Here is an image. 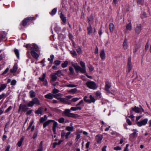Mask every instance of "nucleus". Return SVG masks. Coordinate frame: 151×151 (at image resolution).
Listing matches in <instances>:
<instances>
[{
  "label": "nucleus",
  "instance_id": "f03ea898",
  "mask_svg": "<svg viewBox=\"0 0 151 151\" xmlns=\"http://www.w3.org/2000/svg\"><path fill=\"white\" fill-rule=\"evenodd\" d=\"M35 104L39 105L40 104V102L38 99L35 98L32 99L31 101H29L27 106L29 107H32Z\"/></svg>",
  "mask_w": 151,
  "mask_h": 151
},
{
  "label": "nucleus",
  "instance_id": "774afa93",
  "mask_svg": "<svg viewBox=\"0 0 151 151\" xmlns=\"http://www.w3.org/2000/svg\"><path fill=\"white\" fill-rule=\"evenodd\" d=\"M93 18L92 17H91L90 18L88 19V21L89 24V25L91 24H90L91 22V21H93Z\"/></svg>",
  "mask_w": 151,
  "mask_h": 151
},
{
  "label": "nucleus",
  "instance_id": "6e6552de",
  "mask_svg": "<svg viewBox=\"0 0 151 151\" xmlns=\"http://www.w3.org/2000/svg\"><path fill=\"white\" fill-rule=\"evenodd\" d=\"M27 105L20 104L19 106V111H27L28 109Z\"/></svg>",
  "mask_w": 151,
  "mask_h": 151
},
{
  "label": "nucleus",
  "instance_id": "473e14b6",
  "mask_svg": "<svg viewBox=\"0 0 151 151\" xmlns=\"http://www.w3.org/2000/svg\"><path fill=\"white\" fill-rule=\"evenodd\" d=\"M24 138L22 137L21 138L20 140L17 143V145L19 147L21 146L23 141Z\"/></svg>",
  "mask_w": 151,
  "mask_h": 151
},
{
  "label": "nucleus",
  "instance_id": "c03bdc74",
  "mask_svg": "<svg viewBox=\"0 0 151 151\" xmlns=\"http://www.w3.org/2000/svg\"><path fill=\"white\" fill-rule=\"evenodd\" d=\"M61 63V61L59 60H56L54 62V64L56 65H59Z\"/></svg>",
  "mask_w": 151,
  "mask_h": 151
},
{
  "label": "nucleus",
  "instance_id": "79ce46f5",
  "mask_svg": "<svg viewBox=\"0 0 151 151\" xmlns=\"http://www.w3.org/2000/svg\"><path fill=\"white\" fill-rule=\"evenodd\" d=\"M65 121L64 119L62 117L60 119H59L58 120V122L60 123H63Z\"/></svg>",
  "mask_w": 151,
  "mask_h": 151
},
{
  "label": "nucleus",
  "instance_id": "9b49d317",
  "mask_svg": "<svg viewBox=\"0 0 151 151\" xmlns=\"http://www.w3.org/2000/svg\"><path fill=\"white\" fill-rule=\"evenodd\" d=\"M132 111H134L136 113H141V110H142V112L144 111V109L141 107V109L135 106L134 108H132Z\"/></svg>",
  "mask_w": 151,
  "mask_h": 151
},
{
  "label": "nucleus",
  "instance_id": "a18cd8bd",
  "mask_svg": "<svg viewBox=\"0 0 151 151\" xmlns=\"http://www.w3.org/2000/svg\"><path fill=\"white\" fill-rule=\"evenodd\" d=\"M34 121L33 120L30 122V125L29 127H28V128L27 129V130L28 131L31 128V127H32V124L34 123Z\"/></svg>",
  "mask_w": 151,
  "mask_h": 151
},
{
  "label": "nucleus",
  "instance_id": "4be33fe9",
  "mask_svg": "<svg viewBox=\"0 0 151 151\" xmlns=\"http://www.w3.org/2000/svg\"><path fill=\"white\" fill-rule=\"evenodd\" d=\"M43 109L42 107H40L37 110L35 111V113L37 114H43Z\"/></svg>",
  "mask_w": 151,
  "mask_h": 151
},
{
  "label": "nucleus",
  "instance_id": "423d86ee",
  "mask_svg": "<svg viewBox=\"0 0 151 151\" xmlns=\"http://www.w3.org/2000/svg\"><path fill=\"white\" fill-rule=\"evenodd\" d=\"M34 19L33 17H29L26 18L22 21V25L24 26H25L27 23L29 22L30 21L33 20Z\"/></svg>",
  "mask_w": 151,
  "mask_h": 151
},
{
  "label": "nucleus",
  "instance_id": "393cba45",
  "mask_svg": "<svg viewBox=\"0 0 151 151\" xmlns=\"http://www.w3.org/2000/svg\"><path fill=\"white\" fill-rule=\"evenodd\" d=\"M31 51L33 50L35 52H37L38 51V47L36 45H34L31 47Z\"/></svg>",
  "mask_w": 151,
  "mask_h": 151
},
{
  "label": "nucleus",
  "instance_id": "6ab92c4d",
  "mask_svg": "<svg viewBox=\"0 0 151 151\" xmlns=\"http://www.w3.org/2000/svg\"><path fill=\"white\" fill-rule=\"evenodd\" d=\"M122 45L123 49L124 50H126L128 48V45L127 41L126 39H125L124 41L123 44Z\"/></svg>",
  "mask_w": 151,
  "mask_h": 151
},
{
  "label": "nucleus",
  "instance_id": "f704fd0d",
  "mask_svg": "<svg viewBox=\"0 0 151 151\" xmlns=\"http://www.w3.org/2000/svg\"><path fill=\"white\" fill-rule=\"evenodd\" d=\"M68 64V62L67 61H65L61 65L62 67L63 68H65L67 66Z\"/></svg>",
  "mask_w": 151,
  "mask_h": 151
},
{
  "label": "nucleus",
  "instance_id": "cd10ccee",
  "mask_svg": "<svg viewBox=\"0 0 151 151\" xmlns=\"http://www.w3.org/2000/svg\"><path fill=\"white\" fill-rule=\"evenodd\" d=\"M81 108L80 106H77L76 107H71L70 108V110L73 111H76L77 110H81Z\"/></svg>",
  "mask_w": 151,
  "mask_h": 151
},
{
  "label": "nucleus",
  "instance_id": "f257e3e1",
  "mask_svg": "<svg viewBox=\"0 0 151 151\" xmlns=\"http://www.w3.org/2000/svg\"><path fill=\"white\" fill-rule=\"evenodd\" d=\"M80 64L81 68L78 65L77 63H73L72 65L74 68L76 72L78 73L80 71L82 73H86V67L85 63L81 61Z\"/></svg>",
  "mask_w": 151,
  "mask_h": 151
},
{
  "label": "nucleus",
  "instance_id": "7ed1b4c3",
  "mask_svg": "<svg viewBox=\"0 0 151 151\" xmlns=\"http://www.w3.org/2000/svg\"><path fill=\"white\" fill-rule=\"evenodd\" d=\"M87 86L89 88L95 89L97 88L96 83L93 81H88L86 83Z\"/></svg>",
  "mask_w": 151,
  "mask_h": 151
},
{
  "label": "nucleus",
  "instance_id": "c756f323",
  "mask_svg": "<svg viewBox=\"0 0 151 151\" xmlns=\"http://www.w3.org/2000/svg\"><path fill=\"white\" fill-rule=\"evenodd\" d=\"M30 97L31 98L35 97L36 96L35 92L33 90L30 91L29 92Z\"/></svg>",
  "mask_w": 151,
  "mask_h": 151
},
{
  "label": "nucleus",
  "instance_id": "4c0bfd02",
  "mask_svg": "<svg viewBox=\"0 0 151 151\" xmlns=\"http://www.w3.org/2000/svg\"><path fill=\"white\" fill-rule=\"evenodd\" d=\"M57 12V9L55 8L50 13V14L52 15H55Z\"/></svg>",
  "mask_w": 151,
  "mask_h": 151
},
{
  "label": "nucleus",
  "instance_id": "20e7f679",
  "mask_svg": "<svg viewBox=\"0 0 151 151\" xmlns=\"http://www.w3.org/2000/svg\"><path fill=\"white\" fill-rule=\"evenodd\" d=\"M64 114L66 116L70 117L76 118L78 116V114L70 113V110L69 109L65 110L64 112Z\"/></svg>",
  "mask_w": 151,
  "mask_h": 151
},
{
  "label": "nucleus",
  "instance_id": "72a5a7b5",
  "mask_svg": "<svg viewBox=\"0 0 151 151\" xmlns=\"http://www.w3.org/2000/svg\"><path fill=\"white\" fill-rule=\"evenodd\" d=\"M77 89L75 88H73V89H72L69 91H68V92L70 93H71L74 94L75 93H76L77 92Z\"/></svg>",
  "mask_w": 151,
  "mask_h": 151
},
{
  "label": "nucleus",
  "instance_id": "f8f14e48",
  "mask_svg": "<svg viewBox=\"0 0 151 151\" xmlns=\"http://www.w3.org/2000/svg\"><path fill=\"white\" fill-rule=\"evenodd\" d=\"M59 100L61 102H62L63 103L68 104H71V103L69 101V100L68 99H66V98H61Z\"/></svg>",
  "mask_w": 151,
  "mask_h": 151
},
{
  "label": "nucleus",
  "instance_id": "412c9836",
  "mask_svg": "<svg viewBox=\"0 0 151 151\" xmlns=\"http://www.w3.org/2000/svg\"><path fill=\"white\" fill-rule=\"evenodd\" d=\"M31 54L32 56L34 58L36 59H37L38 58L39 55L36 52H35L33 50L31 51Z\"/></svg>",
  "mask_w": 151,
  "mask_h": 151
},
{
  "label": "nucleus",
  "instance_id": "e2e57ef3",
  "mask_svg": "<svg viewBox=\"0 0 151 151\" xmlns=\"http://www.w3.org/2000/svg\"><path fill=\"white\" fill-rule=\"evenodd\" d=\"M87 96H85L84 98V100L87 102H89L90 103L91 102H90V100L89 99H87Z\"/></svg>",
  "mask_w": 151,
  "mask_h": 151
},
{
  "label": "nucleus",
  "instance_id": "bf43d9fd",
  "mask_svg": "<svg viewBox=\"0 0 151 151\" xmlns=\"http://www.w3.org/2000/svg\"><path fill=\"white\" fill-rule=\"evenodd\" d=\"M77 51L79 54H80L81 53V50L80 47H78L77 49Z\"/></svg>",
  "mask_w": 151,
  "mask_h": 151
},
{
  "label": "nucleus",
  "instance_id": "b1692460",
  "mask_svg": "<svg viewBox=\"0 0 151 151\" xmlns=\"http://www.w3.org/2000/svg\"><path fill=\"white\" fill-rule=\"evenodd\" d=\"M53 121L52 120H49L45 122L43 124V127H45L47 126L51 122Z\"/></svg>",
  "mask_w": 151,
  "mask_h": 151
},
{
  "label": "nucleus",
  "instance_id": "bb28decb",
  "mask_svg": "<svg viewBox=\"0 0 151 151\" xmlns=\"http://www.w3.org/2000/svg\"><path fill=\"white\" fill-rule=\"evenodd\" d=\"M51 81L52 82H54L57 79V77L55 74H52L51 75Z\"/></svg>",
  "mask_w": 151,
  "mask_h": 151
},
{
  "label": "nucleus",
  "instance_id": "37998d69",
  "mask_svg": "<svg viewBox=\"0 0 151 151\" xmlns=\"http://www.w3.org/2000/svg\"><path fill=\"white\" fill-rule=\"evenodd\" d=\"M55 75H57L58 76H60L62 75L61 70H59L57 71Z\"/></svg>",
  "mask_w": 151,
  "mask_h": 151
},
{
  "label": "nucleus",
  "instance_id": "a19ab883",
  "mask_svg": "<svg viewBox=\"0 0 151 151\" xmlns=\"http://www.w3.org/2000/svg\"><path fill=\"white\" fill-rule=\"evenodd\" d=\"M14 51L17 58H19V53L18 50L17 49H15L14 50Z\"/></svg>",
  "mask_w": 151,
  "mask_h": 151
},
{
  "label": "nucleus",
  "instance_id": "1a4fd4ad",
  "mask_svg": "<svg viewBox=\"0 0 151 151\" xmlns=\"http://www.w3.org/2000/svg\"><path fill=\"white\" fill-rule=\"evenodd\" d=\"M52 122H53L52 125V130L54 134H56V129L58 127V123L56 121L53 120V121Z\"/></svg>",
  "mask_w": 151,
  "mask_h": 151
},
{
  "label": "nucleus",
  "instance_id": "de8ad7c7",
  "mask_svg": "<svg viewBox=\"0 0 151 151\" xmlns=\"http://www.w3.org/2000/svg\"><path fill=\"white\" fill-rule=\"evenodd\" d=\"M76 138L75 139V140L76 142L78 141V139L80 138L81 137V135L79 134H76Z\"/></svg>",
  "mask_w": 151,
  "mask_h": 151
},
{
  "label": "nucleus",
  "instance_id": "8fccbe9b",
  "mask_svg": "<svg viewBox=\"0 0 151 151\" xmlns=\"http://www.w3.org/2000/svg\"><path fill=\"white\" fill-rule=\"evenodd\" d=\"M89 69L90 71H92L94 70V68L91 65H89L88 66Z\"/></svg>",
  "mask_w": 151,
  "mask_h": 151
},
{
  "label": "nucleus",
  "instance_id": "2f4dec72",
  "mask_svg": "<svg viewBox=\"0 0 151 151\" xmlns=\"http://www.w3.org/2000/svg\"><path fill=\"white\" fill-rule=\"evenodd\" d=\"M66 129L68 131H72L73 130L74 127H73L67 126L66 127Z\"/></svg>",
  "mask_w": 151,
  "mask_h": 151
},
{
  "label": "nucleus",
  "instance_id": "338daca9",
  "mask_svg": "<svg viewBox=\"0 0 151 151\" xmlns=\"http://www.w3.org/2000/svg\"><path fill=\"white\" fill-rule=\"evenodd\" d=\"M114 150H121V148L119 146H117L116 147H114Z\"/></svg>",
  "mask_w": 151,
  "mask_h": 151
},
{
  "label": "nucleus",
  "instance_id": "ea45409f",
  "mask_svg": "<svg viewBox=\"0 0 151 151\" xmlns=\"http://www.w3.org/2000/svg\"><path fill=\"white\" fill-rule=\"evenodd\" d=\"M46 77V74L45 73H43L42 75V78L40 77L39 78V79L41 81H44V80H45V78Z\"/></svg>",
  "mask_w": 151,
  "mask_h": 151
},
{
  "label": "nucleus",
  "instance_id": "09e8293b",
  "mask_svg": "<svg viewBox=\"0 0 151 151\" xmlns=\"http://www.w3.org/2000/svg\"><path fill=\"white\" fill-rule=\"evenodd\" d=\"M81 98H77V97H75V98H73L72 99L71 101L73 102H75L76 101H78V100H79Z\"/></svg>",
  "mask_w": 151,
  "mask_h": 151
},
{
  "label": "nucleus",
  "instance_id": "49530a36",
  "mask_svg": "<svg viewBox=\"0 0 151 151\" xmlns=\"http://www.w3.org/2000/svg\"><path fill=\"white\" fill-rule=\"evenodd\" d=\"M17 81L15 80H12L11 83V85L12 86H14L16 84Z\"/></svg>",
  "mask_w": 151,
  "mask_h": 151
},
{
  "label": "nucleus",
  "instance_id": "dca6fc26",
  "mask_svg": "<svg viewBox=\"0 0 151 151\" xmlns=\"http://www.w3.org/2000/svg\"><path fill=\"white\" fill-rule=\"evenodd\" d=\"M60 17L63 22V24L64 25L65 24L67 20L66 17L62 13L60 15Z\"/></svg>",
  "mask_w": 151,
  "mask_h": 151
},
{
  "label": "nucleus",
  "instance_id": "58836bf2",
  "mask_svg": "<svg viewBox=\"0 0 151 151\" xmlns=\"http://www.w3.org/2000/svg\"><path fill=\"white\" fill-rule=\"evenodd\" d=\"M132 131L134 132L132 133V135H133L134 137L137 135V133L138 132V131L137 129H133L132 130Z\"/></svg>",
  "mask_w": 151,
  "mask_h": 151
},
{
  "label": "nucleus",
  "instance_id": "a878e982",
  "mask_svg": "<svg viewBox=\"0 0 151 151\" xmlns=\"http://www.w3.org/2000/svg\"><path fill=\"white\" fill-rule=\"evenodd\" d=\"M6 86V84H4L1 85L0 86V92L5 89Z\"/></svg>",
  "mask_w": 151,
  "mask_h": 151
},
{
  "label": "nucleus",
  "instance_id": "680f3d73",
  "mask_svg": "<svg viewBox=\"0 0 151 151\" xmlns=\"http://www.w3.org/2000/svg\"><path fill=\"white\" fill-rule=\"evenodd\" d=\"M90 98L92 102H94L95 101V99L92 97L91 95H90Z\"/></svg>",
  "mask_w": 151,
  "mask_h": 151
},
{
  "label": "nucleus",
  "instance_id": "5701e85b",
  "mask_svg": "<svg viewBox=\"0 0 151 151\" xmlns=\"http://www.w3.org/2000/svg\"><path fill=\"white\" fill-rule=\"evenodd\" d=\"M54 95L51 93H49L45 95V97L47 99H52L54 97Z\"/></svg>",
  "mask_w": 151,
  "mask_h": 151
},
{
  "label": "nucleus",
  "instance_id": "f3484780",
  "mask_svg": "<svg viewBox=\"0 0 151 151\" xmlns=\"http://www.w3.org/2000/svg\"><path fill=\"white\" fill-rule=\"evenodd\" d=\"M17 66L18 65L17 64H15L13 68L10 70V72L12 73H15L17 69Z\"/></svg>",
  "mask_w": 151,
  "mask_h": 151
},
{
  "label": "nucleus",
  "instance_id": "2eb2a0df",
  "mask_svg": "<svg viewBox=\"0 0 151 151\" xmlns=\"http://www.w3.org/2000/svg\"><path fill=\"white\" fill-rule=\"evenodd\" d=\"M100 56L102 60H104L106 58V55L104 50H102L100 52Z\"/></svg>",
  "mask_w": 151,
  "mask_h": 151
},
{
  "label": "nucleus",
  "instance_id": "e433bc0d",
  "mask_svg": "<svg viewBox=\"0 0 151 151\" xmlns=\"http://www.w3.org/2000/svg\"><path fill=\"white\" fill-rule=\"evenodd\" d=\"M126 28L127 29L129 30H131L132 29V25L131 22L127 24L126 25Z\"/></svg>",
  "mask_w": 151,
  "mask_h": 151
},
{
  "label": "nucleus",
  "instance_id": "9d476101",
  "mask_svg": "<svg viewBox=\"0 0 151 151\" xmlns=\"http://www.w3.org/2000/svg\"><path fill=\"white\" fill-rule=\"evenodd\" d=\"M132 68L131 59L130 57L128 59V62L127 64V70L128 72H129Z\"/></svg>",
  "mask_w": 151,
  "mask_h": 151
},
{
  "label": "nucleus",
  "instance_id": "39448f33",
  "mask_svg": "<svg viewBox=\"0 0 151 151\" xmlns=\"http://www.w3.org/2000/svg\"><path fill=\"white\" fill-rule=\"evenodd\" d=\"M148 119L147 118H145L144 119L137 122V125L139 127L145 125L147 123Z\"/></svg>",
  "mask_w": 151,
  "mask_h": 151
},
{
  "label": "nucleus",
  "instance_id": "5fc2aeb1",
  "mask_svg": "<svg viewBox=\"0 0 151 151\" xmlns=\"http://www.w3.org/2000/svg\"><path fill=\"white\" fill-rule=\"evenodd\" d=\"M71 132H67L65 135V137L66 139H68L69 138V136L70 135V134Z\"/></svg>",
  "mask_w": 151,
  "mask_h": 151
},
{
  "label": "nucleus",
  "instance_id": "a211bd4d",
  "mask_svg": "<svg viewBox=\"0 0 151 151\" xmlns=\"http://www.w3.org/2000/svg\"><path fill=\"white\" fill-rule=\"evenodd\" d=\"M141 30V26L140 24L137 25L135 29L136 32L137 33L139 34Z\"/></svg>",
  "mask_w": 151,
  "mask_h": 151
},
{
  "label": "nucleus",
  "instance_id": "69168bd1",
  "mask_svg": "<svg viewBox=\"0 0 151 151\" xmlns=\"http://www.w3.org/2000/svg\"><path fill=\"white\" fill-rule=\"evenodd\" d=\"M83 131L82 130L78 129L76 130V134H79L82 133Z\"/></svg>",
  "mask_w": 151,
  "mask_h": 151
},
{
  "label": "nucleus",
  "instance_id": "c9c22d12",
  "mask_svg": "<svg viewBox=\"0 0 151 151\" xmlns=\"http://www.w3.org/2000/svg\"><path fill=\"white\" fill-rule=\"evenodd\" d=\"M66 86L68 87L74 88L76 87L77 86V85L70 83L66 85Z\"/></svg>",
  "mask_w": 151,
  "mask_h": 151
},
{
  "label": "nucleus",
  "instance_id": "0e129e2a",
  "mask_svg": "<svg viewBox=\"0 0 151 151\" xmlns=\"http://www.w3.org/2000/svg\"><path fill=\"white\" fill-rule=\"evenodd\" d=\"M9 68H7L2 73V74L3 75L9 71Z\"/></svg>",
  "mask_w": 151,
  "mask_h": 151
},
{
  "label": "nucleus",
  "instance_id": "4d7b16f0",
  "mask_svg": "<svg viewBox=\"0 0 151 151\" xmlns=\"http://www.w3.org/2000/svg\"><path fill=\"white\" fill-rule=\"evenodd\" d=\"M59 92V90L57 89H54L52 91V92L53 93L55 94L58 93Z\"/></svg>",
  "mask_w": 151,
  "mask_h": 151
},
{
  "label": "nucleus",
  "instance_id": "13d9d810",
  "mask_svg": "<svg viewBox=\"0 0 151 151\" xmlns=\"http://www.w3.org/2000/svg\"><path fill=\"white\" fill-rule=\"evenodd\" d=\"M70 53L73 56H76L77 55V54L75 51L73 50L70 51Z\"/></svg>",
  "mask_w": 151,
  "mask_h": 151
},
{
  "label": "nucleus",
  "instance_id": "052dcab7",
  "mask_svg": "<svg viewBox=\"0 0 151 151\" xmlns=\"http://www.w3.org/2000/svg\"><path fill=\"white\" fill-rule=\"evenodd\" d=\"M65 135V132L64 130H62L61 133V136L62 137H63Z\"/></svg>",
  "mask_w": 151,
  "mask_h": 151
},
{
  "label": "nucleus",
  "instance_id": "4468645a",
  "mask_svg": "<svg viewBox=\"0 0 151 151\" xmlns=\"http://www.w3.org/2000/svg\"><path fill=\"white\" fill-rule=\"evenodd\" d=\"M102 138L103 136L100 134L97 135L96 137V139L97 142L99 143H100L101 142Z\"/></svg>",
  "mask_w": 151,
  "mask_h": 151
},
{
  "label": "nucleus",
  "instance_id": "ddd939ff",
  "mask_svg": "<svg viewBox=\"0 0 151 151\" xmlns=\"http://www.w3.org/2000/svg\"><path fill=\"white\" fill-rule=\"evenodd\" d=\"M0 38L4 41H5L7 40L6 35L3 32H0Z\"/></svg>",
  "mask_w": 151,
  "mask_h": 151
},
{
  "label": "nucleus",
  "instance_id": "603ef678",
  "mask_svg": "<svg viewBox=\"0 0 151 151\" xmlns=\"http://www.w3.org/2000/svg\"><path fill=\"white\" fill-rule=\"evenodd\" d=\"M54 58V55H50V59H51V60H50V63L51 64H52V63Z\"/></svg>",
  "mask_w": 151,
  "mask_h": 151
},
{
  "label": "nucleus",
  "instance_id": "7c9ffc66",
  "mask_svg": "<svg viewBox=\"0 0 151 151\" xmlns=\"http://www.w3.org/2000/svg\"><path fill=\"white\" fill-rule=\"evenodd\" d=\"M62 94L60 93H58L56 95H54V97L60 100L61 97H60L62 96Z\"/></svg>",
  "mask_w": 151,
  "mask_h": 151
},
{
  "label": "nucleus",
  "instance_id": "6e6d98bb",
  "mask_svg": "<svg viewBox=\"0 0 151 151\" xmlns=\"http://www.w3.org/2000/svg\"><path fill=\"white\" fill-rule=\"evenodd\" d=\"M127 122L129 125H131L132 124V122L129 119H127Z\"/></svg>",
  "mask_w": 151,
  "mask_h": 151
},
{
  "label": "nucleus",
  "instance_id": "aec40b11",
  "mask_svg": "<svg viewBox=\"0 0 151 151\" xmlns=\"http://www.w3.org/2000/svg\"><path fill=\"white\" fill-rule=\"evenodd\" d=\"M111 85L110 83H106L105 86V90L106 91L109 92V89L111 87Z\"/></svg>",
  "mask_w": 151,
  "mask_h": 151
},
{
  "label": "nucleus",
  "instance_id": "0eeeda50",
  "mask_svg": "<svg viewBox=\"0 0 151 151\" xmlns=\"http://www.w3.org/2000/svg\"><path fill=\"white\" fill-rule=\"evenodd\" d=\"M87 29L88 34L89 35H91L92 33L94 34L96 32L95 28H92L91 24H90L89 26L87 27Z\"/></svg>",
  "mask_w": 151,
  "mask_h": 151
},
{
  "label": "nucleus",
  "instance_id": "c85d7f7f",
  "mask_svg": "<svg viewBox=\"0 0 151 151\" xmlns=\"http://www.w3.org/2000/svg\"><path fill=\"white\" fill-rule=\"evenodd\" d=\"M109 29L111 32H112L114 29V25L112 23H110L109 24Z\"/></svg>",
  "mask_w": 151,
  "mask_h": 151
},
{
  "label": "nucleus",
  "instance_id": "3c124183",
  "mask_svg": "<svg viewBox=\"0 0 151 151\" xmlns=\"http://www.w3.org/2000/svg\"><path fill=\"white\" fill-rule=\"evenodd\" d=\"M69 70L70 72V73L73 74L74 73V70L71 67H70Z\"/></svg>",
  "mask_w": 151,
  "mask_h": 151
},
{
  "label": "nucleus",
  "instance_id": "864d4df0",
  "mask_svg": "<svg viewBox=\"0 0 151 151\" xmlns=\"http://www.w3.org/2000/svg\"><path fill=\"white\" fill-rule=\"evenodd\" d=\"M12 107L10 106L5 111V113H6L10 111L12 109Z\"/></svg>",
  "mask_w": 151,
  "mask_h": 151
}]
</instances>
